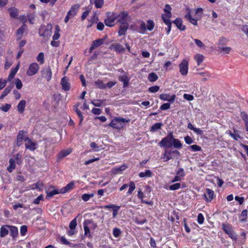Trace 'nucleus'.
I'll use <instances>...</instances> for the list:
<instances>
[{
    "instance_id": "nucleus-6",
    "label": "nucleus",
    "mask_w": 248,
    "mask_h": 248,
    "mask_svg": "<svg viewBox=\"0 0 248 248\" xmlns=\"http://www.w3.org/2000/svg\"><path fill=\"white\" fill-rule=\"evenodd\" d=\"M107 18L105 19V25L108 27H112L115 25L117 19V14L114 13H107Z\"/></svg>"
},
{
    "instance_id": "nucleus-14",
    "label": "nucleus",
    "mask_w": 248,
    "mask_h": 248,
    "mask_svg": "<svg viewBox=\"0 0 248 248\" xmlns=\"http://www.w3.org/2000/svg\"><path fill=\"white\" fill-rule=\"evenodd\" d=\"M159 98L162 100L167 101L170 103H173L175 99L176 95L175 94L170 95L169 94L162 93L160 94Z\"/></svg>"
},
{
    "instance_id": "nucleus-13",
    "label": "nucleus",
    "mask_w": 248,
    "mask_h": 248,
    "mask_svg": "<svg viewBox=\"0 0 248 248\" xmlns=\"http://www.w3.org/2000/svg\"><path fill=\"white\" fill-rule=\"evenodd\" d=\"M176 154L177 155H180V153L177 150L174 151H165L163 156L162 158L164 160V161H168L170 159L172 158V155Z\"/></svg>"
},
{
    "instance_id": "nucleus-26",
    "label": "nucleus",
    "mask_w": 248,
    "mask_h": 248,
    "mask_svg": "<svg viewBox=\"0 0 248 248\" xmlns=\"http://www.w3.org/2000/svg\"><path fill=\"white\" fill-rule=\"evenodd\" d=\"M18 69L19 64H18L15 68H12L10 73L8 77V81H11L12 80V79L14 78L15 75L17 73Z\"/></svg>"
},
{
    "instance_id": "nucleus-23",
    "label": "nucleus",
    "mask_w": 248,
    "mask_h": 248,
    "mask_svg": "<svg viewBox=\"0 0 248 248\" xmlns=\"http://www.w3.org/2000/svg\"><path fill=\"white\" fill-rule=\"evenodd\" d=\"M173 23L180 30L184 31L186 29V26L183 25L181 19L177 18L173 21Z\"/></svg>"
},
{
    "instance_id": "nucleus-9",
    "label": "nucleus",
    "mask_w": 248,
    "mask_h": 248,
    "mask_svg": "<svg viewBox=\"0 0 248 248\" xmlns=\"http://www.w3.org/2000/svg\"><path fill=\"white\" fill-rule=\"evenodd\" d=\"M179 71L183 76H186L188 73V62L186 60H183L179 65Z\"/></svg>"
},
{
    "instance_id": "nucleus-37",
    "label": "nucleus",
    "mask_w": 248,
    "mask_h": 248,
    "mask_svg": "<svg viewBox=\"0 0 248 248\" xmlns=\"http://www.w3.org/2000/svg\"><path fill=\"white\" fill-rule=\"evenodd\" d=\"M74 109L76 112L78 116L79 117V118H80L79 124H81L83 120V116L82 115L81 112L78 109V107L77 106H74Z\"/></svg>"
},
{
    "instance_id": "nucleus-36",
    "label": "nucleus",
    "mask_w": 248,
    "mask_h": 248,
    "mask_svg": "<svg viewBox=\"0 0 248 248\" xmlns=\"http://www.w3.org/2000/svg\"><path fill=\"white\" fill-rule=\"evenodd\" d=\"M172 144L176 148L180 149L182 147V144L181 141L176 139L173 138Z\"/></svg>"
},
{
    "instance_id": "nucleus-7",
    "label": "nucleus",
    "mask_w": 248,
    "mask_h": 248,
    "mask_svg": "<svg viewBox=\"0 0 248 248\" xmlns=\"http://www.w3.org/2000/svg\"><path fill=\"white\" fill-rule=\"evenodd\" d=\"M117 19L121 23H127L131 21V17L127 12L123 11L119 15H117Z\"/></svg>"
},
{
    "instance_id": "nucleus-35",
    "label": "nucleus",
    "mask_w": 248,
    "mask_h": 248,
    "mask_svg": "<svg viewBox=\"0 0 248 248\" xmlns=\"http://www.w3.org/2000/svg\"><path fill=\"white\" fill-rule=\"evenodd\" d=\"M126 166L125 165H123L120 167L116 168L113 169V172L114 173H121L123 171L126 169Z\"/></svg>"
},
{
    "instance_id": "nucleus-39",
    "label": "nucleus",
    "mask_w": 248,
    "mask_h": 248,
    "mask_svg": "<svg viewBox=\"0 0 248 248\" xmlns=\"http://www.w3.org/2000/svg\"><path fill=\"white\" fill-rule=\"evenodd\" d=\"M86 221L83 224L84 235L90 237L91 236L89 227L87 226Z\"/></svg>"
},
{
    "instance_id": "nucleus-30",
    "label": "nucleus",
    "mask_w": 248,
    "mask_h": 248,
    "mask_svg": "<svg viewBox=\"0 0 248 248\" xmlns=\"http://www.w3.org/2000/svg\"><path fill=\"white\" fill-rule=\"evenodd\" d=\"M10 166L7 167V170L11 172L16 168V162L13 158H11L9 160Z\"/></svg>"
},
{
    "instance_id": "nucleus-32",
    "label": "nucleus",
    "mask_w": 248,
    "mask_h": 248,
    "mask_svg": "<svg viewBox=\"0 0 248 248\" xmlns=\"http://www.w3.org/2000/svg\"><path fill=\"white\" fill-rule=\"evenodd\" d=\"M94 84L96 87L100 89H105L106 88L107 86L101 80L98 79L94 82Z\"/></svg>"
},
{
    "instance_id": "nucleus-54",
    "label": "nucleus",
    "mask_w": 248,
    "mask_h": 248,
    "mask_svg": "<svg viewBox=\"0 0 248 248\" xmlns=\"http://www.w3.org/2000/svg\"><path fill=\"white\" fill-rule=\"evenodd\" d=\"M121 232L118 228H115L113 230V235L115 237H118L121 234Z\"/></svg>"
},
{
    "instance_id": "nucleus-50",
    "label": "nucleus",
    "mask_w": 248,
    "mask_h": 248,
    "mask_svg": "<svg viewBox=\"0 0 248 248\" xmlns=\"http://www.w3.org/2000/svg\"><path fill=\"white\" fill-rule=\"evenodd\" d=\"M94 2L95 6L97 8H101L104 3V0H94Z\"/></svg>"
},
{
    "instance_id": "nucleus-2",
    "label": "nucleus",
    "mask_w": 248,
    "mask_h": 248,
    "mask_svg": "<svg viewBox=\"0 0 248 248\" xmlns=\"http://www.w3.org/2000/svg\"><path fill=\"white\" fill-rule=\"evenodd\" d=\"M139 23L140 25L139 31L140 33H144L146 31H152L155 26V22L151 19L147 20V23L143 20H140Z\"/></svg>"
},
{
    "instance_id": "nucleus-51",
    "label": "nucleus",
    "mask_w": 248,
    "mask_h": 248,
    "mask_svg": "<svg viewBox=\"0 0 248 248\" xmlns=\"http://www.w3.org/2000/svg\"><path fill=\"white\" fill-rule=\"evenodd\" d=\"M77 226V218H75L70 223L69 228L70 229H75Z\"/></svg>"
},
{
    "instance_id": "nucleus-5",
    "label": "nucleus",
    "mask_w": 248,
    "mask_h": 248,
    "mask_svg": "<svg viewBox=\"0 0 248 248\" xmlns=\"http://www.w3.org/2000/svg\"><path fill=\"white\" fill-rule=\"evenodd\" d=\"M223 231L231 238L232 240H236L237 238V235L232 230V227L228 223H223L222 225Z\"/></svg>"
},
{
    "instance_id": "nucleus-44",
    "label": "nucleus",
    "mask_w": 248,
    "mask_h": 248,
    "mask_svg": "<svg viewBox=\"0 0 248 248\" xmlns=\"http://www.w3.org/2000/svg\"><path fill=\"white\" fill-rule=\"evenodd\" d=\"M162 126V124L161 123H158L154 124L151 128V131H155L158 129H160Z\"/></svg>"
},
{
    "instance_id": "nucleus-43",
    "label": "nucleus",
    "mask_w": 248,
    "mask_h": 248,
    "mask_svg": "<svg viewBox=\"0 0 248 248\" xmlns=\"http://www.w3.org/2000/svg\"><path fill=\"white\" fill-rule=\"evenodd\" d=\"M218 50L224 54H228L231 50V48L230 47H220L219 46Z\"/></svg>"
},
{
    "instance_id": "nucleus-17",
    "label": "nucleus",
    "mask_w": 248,
    "mask_h": 248,
    "mask_svg": "<svg viewBox=\"0 0 248 248\" xmlns=\"http://www.w3.org/2000/svg\"><path fill=\"white\" fill-rule=\"evenodd\" d=\"M129 27L128 22L127 23H121L119 30L118 31V34L119 36H121L122 35H124L126 31H127L128 28Z\"/></svg>"
},
{
    "instance_id": "nucleus-20",
    "label": "nucleus",
    "mask_w": 248,
    "mask_h": 248,
    "mask_svg": "<svg viewBox=\"0 0 248 248\" xmlns=\"http://www.w3.org/2000/svg\"><path fill=\"white\" fill-rule=\"evenodd\" d=\"M26 132L23 130L19 131L17 136V144L18 145H20L21 144V142L24 140H25V139L27 137H25V134Z\"/></svg>"
},
{
    "instance_id": "nucleus-41",
    "label": "nucleus",
    "mask_w": 248,
    "mask_h": 248,
    "mask_svg": "<svg viewBox=\"0 0 248 248\" xmlns=\"http://www.w3.org/2000/svg\"><path fill=\"white\" fill-rule=\"evenodd\" d=\"M148 78L150 81L154 82L158 79V76L155 73H151L149 74Z\"/></svg>"
},
{
    "instance_id": "nucleus-24",
    "label": "nucleus",
    "mask_w": 248,
    "mask_h": 248,
    "mask_svg": "<svg viewBox=\"0 0 248 248\" xmlns=\"http://www.w3.org/2000/svg\"><path fill=\"white\" fill-rule=\"evenodd\" d=\"M75 184L73 182H71L67 184L65 187L60 190L61 193H64L69 190H71L74 188Z\"/></svg>"
},
{
    "instance_id": "nucleus-40",
    "label": "nucleus",
    "mask_w": 248,
    "mask_h": 248,
    "mask_svg": "<svg viewBox=\"0 0 248 248\" xmlns=\"http://www.w3.org/2000/svg\"><path fill=\"white\" fill-rule=\"evenodd\" d=\"M46 192L47 193L46 198H49L56 194L60 193V191H59L57 189H53L51 191H49L47 190L46 191Z\"/></svg>"
},
{
    "instance_id": "nucleus-53",
    "label": "nucleus",
    "mask_w": 248,
    "mask_h": 248,
    "mask_svg": "<svg viewBox=\"0 0 248 248\" xmlns=\"http://www.w3.org/2000/svg\"><path fill=\"white\" fill-rule=\"evenodd\" d=\"M11 105L9 104H6L5 105L1 106L0 107V110L4 112H7L8 111L10 108H11Z\"/></svg>"
},
{
    "instance_id": "nucleus-57",
    "label": "nucleus",
    "mask_w": 248,
    "mask_h": 248,
    "mask_svg": "<svg viewBox=\"0 0 248 248\" xmlns=\"http://www.w3.org/2000/svg\"><path fill=\"white\" fill-rule=\"evenodd\" d=\"M194 41L195 44H196V45L197 46H198L199 47H200V48H204L205 47L204 45L201 40L197 39H195L194 40Z\"/></svg>"
},
{
    "instance_id": "nucleus-56",
    "label": "nucleus",
    "mask_w": 248,
    "mask_h": 248,
    "mask_svg": "<svg viewBox=\"0 0 248 248\" xmlns=\"http://www.w3.org/2000/svg\"><path fill=\"white\" fill-rule=\"evenodd\" d=\"M204 220V218L203 215L201 213L199 214L197 217L198 222L200 224H202L203 223Z\"/></svg>"
},
{
    "instance_id": "nucleus-11",
    "label": "nucleus",
    "mask_w": 248,
    "mask_h": 248,
    "mask_svg": "<svg viewBox=\"0 0 248 248\" xmlns=\"http://www.w3.org/2000/svg\"><path fill=\"white\" fill-rule=\"evenodd\" d=\"M42 76L46 79L47 81H49L52 77V72L50 67L44 68L41 71Z\"/></svg>"
},
{
    "instance_id": "nucleus-45",
    "label": "nucleus",
    "mask_w": 248,
    "mask_h": 248,
    "mask_svg": "<svg viewBox=\"0 0 248 248\" xmlns=\"http://www.w3.org/2000/svg\"><path fill=\"white\" fill-rule=\"evenodd\" d=\"M37 61L40 62L41 64L44 63V54L43 52H40L36 58Z\"/></svg>"
},
{
    "instance_id": "nucleus-27",
    "label": "nucleus",
    "mask_w": 248,
    "mask_h": 248,
    "mask_svg": "<svg viewBox=\"0 0 248 248\" xmlns=\"http://www.w3.org/2000/svg\"><path fill=\"white\" fill-rule=\"evenodd\" d=\"M26 29V25L25 24H23V25L17 30L16 35L18 39H20L22 37L23 33Z\"/></svg>"
},
{
    "instance_id": "nucleus-62",
    "label": "nucleus",
    "mask_w": 248,
    "mask_h": 248,
    "mask_svg": "<svg viewBox=\"0 0 248 248\" xmlns=\"http://www.w3.org/2000/svg\"><path fill=\"white\" fill-rule=\"evenodd\" d=\"M90 147L93 148L95 152H97L100 150V148L96 145L95 142H91L90 144Z\"/></svg>"
},
{
    "instance_id": "nucleus-19",
    "label": "nucleus",
    "mask_w": 248,
    "mask_h": 248,
    "mask_svg": "<svg viewBox=\"0 0 248 248\" xmlns=\"http://www.w3.org/2000/svg\"><path fill=\"white\" fill-rule=\"evenodd\" d=\"M26 106V102L24 100H21L20 101L17 106V110L18 112L22 114L25 110V108Z\"/></svg>"
},
{
    "instance_id": "nucleus-48",
    "label": "nucleus",
    "mask_w": 248,
    "mask_h": 248,
    "mask_svg": "<svg viewBox=\"0 0 248 248\" xmlns=\"http://www.w3.org/2000/svg\"><path fill=\"white\" fill-rule=\"evenodd\" d=\"M128 186H129V188L127 194L130 195L136 188L135 184L133 182H130Z\"/></svg>"
},
{
    "instance_id": "nucleus-58",
    "label": "nucleus",
    "mask_w": 248,
    "mask_h": 248,
    "mask_svg": "<svg viewBox=\"0 0 248 248\" xmlns=\"http://www.w3.org/2000/svg\"><path fill=\"white\" fill-rule=\"evenodd\" d=\"M176 174L180 176L182 179H183V178L185 175L184 170L183 168L180 169L178 171H176Z\"/></svg>"
},
{
    "instance_id": "nucleus-42",
    "label": "nucleus",
    "mask_w": 248,
    "mask_h": 248,
    "mask_svg": "<svg viewBox=\"0 0 248 248\" xmlns=\"http://www.w3.org/2000/svg\"><path fill=\"white\" fill-rule=\"evenodd\" d=\"M104 40L103 39L95 40L93 42L92 45H93V46L96 48L102 45L104 43Z\"/></svg>"
},
{
    "instance_id": "nucleus-8",
    "label": "nucleus",
    "mask_w": 248,
    "mask_h": 248,
    "mask_svg": "<svg viewBox=\"0 0 248 248\" xmlns=\"http://www.w3.org/2000/svg\"><path fill=\"white\" fill-rule=\"evenodd\" d=\"M39 70V65L36 62H33L30 65L26 73L28 76H32L37 73Z\"/></svg>"
},
{
    "instance_id": "nucleus-21",
    "label": "nucleus",
    "mask_w": 248,
    "mask_h": 248,
    "mask_svg": "<svg viewBox=\"0 0 248 248\" xmlns=\"http://www.w3.org/2000/svg\"><path fill=\"white\" fill-rule=\"evenodd\" d=\"M111 47L114 49L115 51L118 53L122 52L125 49L124 47L122 45L118 43H114L112 44Z\"/></svg>"
},
{
    "instance_id": "nucleus-16",
    "label": "nucleus",
    "mask_w": 248,
    "mask_h": 248,
    "mask_svg": "<svg viewBox=\"0 0 248 248\" xmlns=\"http://www.w3.org/2000/svg\"><path fill=\"white\" fill-rule=\"evenodd\" d=\"M204 197L207 202H211L214 198V191L209 188H206V194H204Z\"/></svg>"
},
{
    "instance_id": "nucleus-59",
    "label": "nucleus",
    "mask_w": 248,
    "mask_h": 248,
    "mask_svg": "<svg viewBox=\"0 0 248 248\" xmlns=\"http://www.w3.org/2000/svg\"><path fill=\"white\" fill-rule=\"evenodd\" d=\"M180 187V183H176L172 185H171L169 187V189L171 190H175L179 189Z\"/></svg>"
},
{
    "instance_id": "nucleus-38",
    "label": "nucleus",
    "mask_w": 248,
    "mask_h": 248,
    "mask_svg": "<svg viewBox=\"0 0 248 248\" xmlns=\"http://www.w3.org/2000/svg\"><path fill=\"white\" fill-rule=\"evenodd\" d=\"M204 56L200 54H198L195 55V59L196 60L198 65H200L203 62Z\"/></svg>"
},
{
    "instance_id": "nucleus-63",
    "label": "nucleus",
    "mask_w": 248,
    "mask_h": 248,
    "mask_svg": "<svg viewBox=\"0 0 248 248\" xmlns=\"http://www.w3.org/2000/svg\"><path fill=\"white\" fill-rule=\"evenodd\" d=\"M27 231V227L25 225H23L21 227L20 232L21 235L23 236L25 234Z\"/></svg>"
},
{
    "instance_id": "nucleus-52",
    "label": "nucleus",
    "mask_w": 248,
    "mask_h": 248,
    "mask_svg": "<svg viewBox=\"0 0 248 248\" xmlns=\"http://www.w3.org/2000/svg\"><path fill=\"white\" fill-rule=\"evenodd\" d=\"M104 102L103 100H94L91 101V103L95 107H100L103 102Z\"/></svg>"
},
{
    "instance_id": "nucleus-31",
    "label": "nucleus",
    "mask_w": 248,
    "mask_h": 248,
    "mask_svg": "<svg viewBox=\"0 0 248 248\" xmlns=\"http://www.w3.org/2000/svg\"><path fill=\"white\" fill-rule=\"evenodd\" d=\"M9 14L12 18H16L18 15V12L17 9L13 7L8 9Z\"/></svg>"
},
{
    "instance_id": "nucleus-28",
    "label": "nucleus",
    "mask_w": 248,
    "mask_h": 248,
    "mask_svg": "<svg viewBox=\"0 0 248 248\" xmlns=\"http://www.w3.org/2000/svg\"><path fill=\"white\" fill-rule=\"evenodd\" d=\"M241 117L245 122L246 130L248 134V115L245 112H243L241 114Z\"/></svg>"
},
{
    "instance_id": "nucleus-49",
    "label": "nucleus",
    "mask_w": 248,
    "mask_h": 248,
    "mask_svg": "<svg viewBox=\"0 0 248 248\" xmlns=\"http://www.w3.org/2000/svg\"><path fill=\"white\" fill-rule=\"evenodd\" d=\"M29 22L33 24L35 20V15L34 13L29 14L27 16Z\"/></svg>"
},
{
    "instance_id": "nucleus-55",
    "label": "nucleus",
    "mask_w": 248,
    "mask_h": 248,
    "mask_svg": "<svg viewBox=\"0 0 248 248\" xmlns=\"http://www.w3.org/2000/svg\"><path fill=\"white\" fill-rule=\"evenodd\" d=\"M15 84H16V88L17 89L20 90L21 89V88L22 87V83L20 79L17 78L16 79Z\"/></svg>"
},
{
    "instance_id": "nucleus-34",
    "label": "nucleus",
    "mask_w": 248,
    "mask_h": 248,
    "mask_svg": "<svg viewBox=\"0 0 248 248\" xmlns=\"http://www.w3.org/2000/svg\"><path fill=\"white\" fill-rule=\"evenodd\" d=\"M139 176L141 178L150 177L152 175V173L150 170H146L144 172H141L139 173Z\"/></svg>"
},
{
    "instance_id": "nucleus-15",
    "label": "nucleus",
    "mask_w": 248,
    "mask_h": 248,
    "mask_svg": "<svg viewBox=\"0 0 248 248\" xmlns=\"http://www.w3.org/2000/svg\"><path fill=\"white\" fill-rule=\"evenodd\" d=\"M72 152V149L68 148L61 151L57 155V159L61 160L64 157L68 155Z\"/></svg>"
},
{
    "instance_id": "nucleus-33",
    "label": "nucleus",
    "mask_w": 248,
    "mask_h": 248,
    "mask_svg": "<svg viewBox=\"0 0 248 248\" xmlns=\"http://www.w3.org/2000/svg\"><path fill=\"white\" fill-rule=\"evenodd\" d=\"M248 216V211L247 210H244L241 212V214L239 217L240 221L241 222L246 221L247 220Z\"/></svg>"
},
{
    "instance_id": "nucleus-22",
    "label": "nucleus",
    "mask_w": 248,
    "mask_h": 248,
    "mask_svg": "<svg viewBox=\"0 0 248 248\" xmlns=\"http://www.w3.org/2000/svg\"><path fill=\"white\" fill-rule=\"evenodd\" d=\"M79 4H75L71 7L70 10L68 11L67 13L72 17H74L77 13L78 10L79 9Z\"/></svg>"
},
{
    "instance_id": "nucleus-12",
    "label": "nucleus",
    "mask_w": 248,
    "mask_h": 248,
    "mask_svg": "<svg viewBox=\"0 0 248 248\" xmlns=\"http://www.w3.org/2000/svg\"><path fill=\"white\" fill-rule=\"evenodd\" d=\"M61 85L62 89L65 91H68L70 89L71 85L69 78L67 77H64L61 79Z\"/></svg>"
},
{
    "instance_id": "nucleus-46",
    "label": "nucleus",
    "mask_w": 248,
    "mask_h": 248,
    "mask_svg": "<svg viewBox=\"0 0 248 248\" xmlns=\"http://www.w3.org/2000/svg\"><path fill=\"white\" fill-rule=\"evenodd\" d=\"M93 193H90V194H84L82 196V199L84 202H87L88 201L90 198L93 197L94 196Z\"/></svg>"
},
{
    "instance_id": "nucleus-25",
    "label": "nucleus",
    "mask_w": 248,
    "mask_h": 248,
    "mask_svg": "<svg viewBox=\"0 0 248 248\" xmlns=\"http://www.w3.org/2000/svg\"><path fill=\"white\" fill-rule=\"evenodd\" d=\"M9 231L10 232V235L13 238L17 236L18 229L16 227L10 225Z\"/></svg>"
},
{
    "instance_id": "nucleus-18",
    "label": "nucleus",
    "mask_w": 248,
    "mask_h": 248,
    "mask_svg": "<svg viewBox=\"0 0 248 248\" xmlns=\"http://www.w3.org/2000/svg\"><path fill=\"white\" fill-rule=\"evenodd\" d=\"M10 225H2L0 229V236L4 237L7 236L9 232Z\"/></svg>"
},
{
    "instance_id": "nucleus-47",
    "label": "nucleus",
    "mask_w": 248,
    "mask_h": 248,
    "mask_svg": "<svg viewBox=\"0 0 248 248\" xmlns=\"http://www.w3.org/2000/svg\"><path fill=\"white\" fill-rule=\"evenodd\" d=\"M188 149L190 150H191L193 152H197V151H200L202 150V148L200 146L194 144L191 146H189L188 147Z\"/></svg>"
},
{
    "instance_id": "nucleus-60",
    "label": "nucleus",
    "mask_w": 248,
    "mask_h": 248,
    "mask_svg": "<svg viewBox=\"0 0 248 248\" xmlns=\"http://www.w3.org/2000/svg\"><path fill=\"white\" fill-rule=\"evenodd\" d=\"M230 135L233 139L236 140L240 138V136L237 134L235 130L234 131L233 133L231 132Z\"/></svg>"
},
{
    "instance_id": "nucleus-61",
    "label": "nucleus",
    "mask_w": 248,
    "mask_h": 248,
    "mask_svg": "<svg viewBox=\"0 0 248 248\" xmlns=\"http://www.w3.org/2000/svg\"><path fill=\"white\" fill-rule=\"evenodd\" d=\"M159 90V87L158 86H154L149 88V91L151 93H156Z\"/></svg>"
},
{
    "instance_id": "nucleus-1",
    "label": "nucleus",
    "mask_w": 248,
    "mask_h": 248,
    "mask_svg": "<svg viewBox=\"0 0 248 248\" xmlns=\"http://www.w3.org/2000/svg\"><path fill=\"white\" fill-rule=\"evenodd\" d=\"M188 12L185 15V17L192 24L197 25L198 20H200L202 17L203 12L202 9L201 8L196 9L194 15L190 10H188Z\"/></svg>"
},
{
    "instance_id": "nucleus-10",
    "label": "nucleus",
    "mask_w": 248,
    "mask_h": 248,
    "mask_svg": "<svg viewBox=\"0 0 248 248\" xmlns=\"http://www.w3.org/2000/svg\"><path fill=\"white\" fill-rule=\"evenodd\" d=\"M25 145L27 149L34 151L37 148V144L32 141L29 138L27 137L25 139Z\"/></svg>"
},
{
    "instance_id": "nucleus-64",
    "label": "nucleus",
    "mask_w": 248,
    "mask_h": 248,
    "mask_svg": "<svg viewBox=\"0 0 248 248\" xmlns=\"http://www.w3.org/2000/svg\"><path fill=\"white\" fill-rule=\"evenodd\" d=\"M43 198H44L43 195H40L36 199H35L34 200L33 203L35 204H38L41 201L43 200Z\"/></svg>"
},
{
    "instance_id": "nucleus-29",
    "label": "nucleus",
    "mask_w": 248,
    "mask_h": 248,
    "mask_svg": "<svg viewBox=\"0 0 248 248\" xmlns=\"http://www.w3.org/2000/svg\"><path fill=\"white\" fill-rule=\"evenodd\" d=\"M171 16V12H169L168 13H165L162 15V18L163 20V22L166 23H171L170 20V17Z\"/></svg>"
},
{
    "instance_id": "nucleus-4",
    "label": "nucleus",
    "mask_w": 248,
    "mask_h": 248,
    "mask_svg": "<svg viewBox=\"0 0 248 248\" xmlns=\"http://www.w3.org/2000/svg\"><path fill=\"white\" fill-rule=\"evenodd\" d=\"M173 135L172 133H170L167 136L163 138L159 142L158 145L161 147H171L172 145Z\"/></svg>"
},
{
    "instance_id": "nucleus-3",
    "label": "nucleus",
    "mask_w": 248,
    "mask_h": 248,
    "mask_svg": "<svg viewBox=\"0 0 248 248\" xmlns=\"http://www.w3.org/2000/svg\"><path fill=\"white\" fill-rule=\"evenodd\" d=\"M129 119H126L122 117H115L112 119L108 125L117 129H121L124 126L125 123H129Z\"/></svg>"
}]
</instances>
